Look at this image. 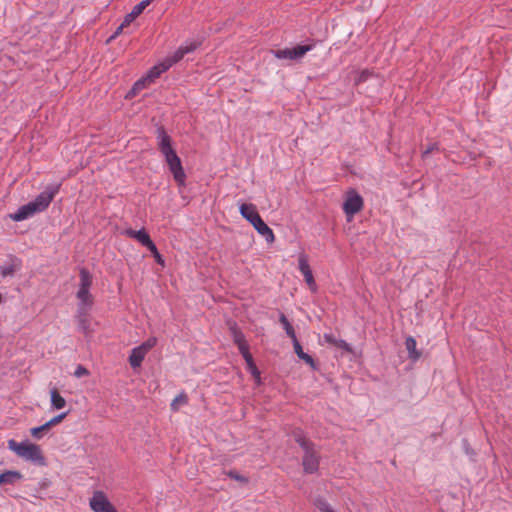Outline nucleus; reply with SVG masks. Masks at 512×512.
Masks as SVG:
<instances>
[{
	"label": "nucleus",
	"mask_w": 512,
	"mask_h": 512,
	"mask_svg": "<svg viewBox=\"0 0 512 512\" xmlns=\"http://www.w3.org/2000/svg\"><path fill=\"white\" fill-rule=\"evenodd\" d=\"M200 45L198 41H188L180 46L172 55L166 57L163 61L168 64L169 68L179 62L186 54L193 52Z\"/></svg>",
	"instance_id": "9"
},
{
	"label": "nucleus",
	"mask_w": 512,
	"mask_h": 512,
	"mask_svg": "<svg viewBox=\"0 0 512 512\" xmlns=\"http://www.w3.org/2000/svg\"><path fill=\"white\" fill-rule=\"evenodd\" d=\"M428 153H429V150H426V151H424V153H423V154H424V155H426V154H428Z\"/></svg>",
	"instance_id": "38"
},
{
	"label": "nucleus",
	"mask_w": 512,
	"mask_h": 512,
	"mask_svg": "<svg viewBox=\"0 0 512 512\" xmlns=\"http://www.w3.org/2000/svg\"><path fill=\"white\" fill-rule=\"evenodd\" d=\"M126 26H122V24L116 29V31L114 32V34L111 36V39H114L116 38L121 32L122 30L125 28Z\"/></svg>",
	"instance_id": "37"
},
{
	"label": "nucleus",
	"mask_w": 512,
	"mask_h": 512,
	"mask_svg": "<svg viewBox=\"0 0 512 512\" xmlns=\"http://www.w3.org/2000/svg\"><path fill=\"white\" fill-rule=\"evenodd\" d=\"M240 214L243 218H245L247 221L251 223L253 226L254 223L259 221L261 219V216L259 215L257 208L252 203H243L240 206Z\"/></svg>",
	"instance_id": "11"
},
{
	"label": "nucleus",
	"mask_w": 512,
	"mask_h": 512,
	"mask_svg": "<svg viewBox=\"0 0 512 512\" xmlns=\"http://www.w3.org/2000/svg\"><path fill=\"white\" fill-rule=\"evenodd\" d=\"M368 76H369V72L367 70L362 71L358 77L357 82H363V81L367 80Z\"/></svg>",
	"instance_id": "36"
},
{
	"label": "nucleus",
	"mask_w": 512,
	"mask_h": 512,
	"mask_svg": "<svg viewBox=\"0 0 512 512\" xmlns=\"http://www.w3.org/2000/svg\"><path fill=\"white\" fill-rule=\"evenodd\" d=\"M313 49V45H298L293 48H285L272 51L278 59L297 60L302 58L307 52Z\"/></svg>",
	"instance_id": "7"
},
{
	"label": "nucleus",
	"mask_w": 512,
	"mask_h": 512,
	"mask_svg": "<svg viewBox=\"0 0 512 512\" xmlns=\"http://www.w3.org/2000/svg\"><path fill=\"white\" fill-rule=\"evenodd\" d=\"M150 84L151 82H149L145 77H142L134 83L133 87L127 93L126 98L131 99L135 97L140 91L147 88Z\"/></svg>",
	"instance_id": "21"
},
{
	"label": "nucleus",
	"mask_w": 512,
	"mask_h": 512,
	"mask_svg": "<svg viewBox=\"0 0 512 512\" xmlns=\"http://www.w3.org/2000/svg\"><path fill=\"white\" fill-rule=\"evenodd\" d=\"M59 186L47 187L45 191L41 192L35 200L21 206L10 217L13 221H23L36 213L42 212L48 208L55 195L58 193Z\"/></svg>",
	"instance_id": "2"
},
{
	"label": "nucleus",
	"mask_w": 512,
	"mask_h": 512,
	"mask_svg": "<svg viewBox=\"0 0 512 512\" xmlns=\"http://www.w3.org/2000/svg\"><path fill=\"white\" fill-rule=\"evenodd\" d=\"M336 339L337 338L333 334H331V333H325L323 335L324 342H326V343H328L330 345H333V346L336 343Z\"/></svg>",
	"instance_id": "34"
},
{
	"label": "nucleus",
	"mask_w": 512,
	"mask_h": 512,
	"mask_svg": "<svg viewBox=\"0 0 512 512\" xmlns=\"http://www.w3.org/2000/svg\"><path fill=\"white\" fill-rule=\"evenodd\" d=\"M279 321L283 325L286 334L292 339V341L297 339L293 326L290 324L284 314H280Z\"/></svg>",
	"instance_id": "24"
},
{
	"label": "nucleus",
	"mask_w": 512,
	"mask_h": 512,
	"mask_svg": "<svg viewBox=\"0 0 512 512\" xmlns=\"http://www.w3.org/2000/svg\"><path fill=\"white\" fill-rule=\"evenodd\" d=\"M158 148L165 158V161L172 173L174 180L179 186L185 185L186 174L182 163L175 149L172 147L171 137L166 133L163 127L157 129Z\"/></svg>",
	"instance_id": "1"
},
{
	"label": "nucleus",
	"mask_w": 512,
	"mask_h": 512,
	"mask_svg": "<svg viewBox=\"0 0 512 512\" xmlns=\"http://www.w3.org/2000/svg\"><path fill=\"white\" fill-rule=\"evenodd\" d=\"M334 346L347 351L350 350L349 345L342 339H336V343L334 344Z\"/></svg>",
	"instance_id": "35"
},
{
	"label": "nucleus",
	"mask_w": 512,
	"mask_h": 512,
	"mask_svg": "<svg viewBox=\"0 0 512 512\" xmlns=\"http://www.w3.org/2000/svg\"><path fill=\"white\" fill-rule=\"evenodd\" d=\"M314 505L319 509L321 512H334V510L330 507L328 502L325 499L317 498L314 501Z\"/></svg>",
	"instance_id": "27"
},
{
	"label": "nucleus",
	"mask_w": 512,
	"mask_h": 512,
	"mask_svg": "<svg viewBox=\"0 0 512 512\" xmlns=\"http://www.w3.org/2000/svg\"><path fill=\"white\" fill-rule=\"evenodd\" d=\"M18 267L14 264L0 267V274L2 277L12 276Z\"/></svg>",
	"instance_id": "29"
},
{
	"label": "nucleus",
	"mask_w": 512,
	"mask_h": 512,
	"mask_svg": "<svg viewBox=\"0 0 512 512\" xmlns=\"http://www.w3.org/2000/svg\"><path fill=\"white\" fill-rule=\"evenodd\" d=\"M90 508L94 512H117L107 496L102 491H95L89 501Z\"/></svg>",
	"instance_id": "8"
},
{
	"label": "nucleus",
	"mask_w": 512,
	"mask_h": 512,
	"mask_svg": "<svg viewBox=\"0 0 512 512\" xmlns=\"http://www.w3.org/2000/svg\"><path fill=\"white\" fill-rule=\"evenodd\" d=\"M23 475L19 471L8 470L0 474V485L14 484L21 480Z\"/></svg>",
	"instance_id": "19"
},
{
	"label": "nucleus",
	"mask_w": 512,
	"mask_h": 512,
	"mask_svg": "<svg viewBox=\"0 0 512 512\" xmlns=\"http://www.w3.org/2000/svg\"><path fill=\"white\" fill-rule=\"evenodd\" d=\"M124 233L128 237L138 241L141 245L145 246L146 248L150 247L153 244V241L151 240L149 234L144 229L136 231L129 228Z\"/></svg>",
	"instance_id": "12"
},
{
	"label": "nucleus",
	"mask_w": 512,
	"mask_h": 512,
	"mask_svg": "<svg viewBox=\"0 0 512 512\" xmlns=\"http://www.w3.org/2000/svg\"><path fill=\"white\" fill-rule=\"evenodd\" d=\"M51 428L49 427V424L44 423L43 425L39 427H33L30 429V434L35 439H41L44 435V433L48 432Z\"/></svg>",
	"instance_id": "26"
},
{
	"label": "nucleus",
	"mask_w": 512,
	"mask_h": 512,
	"mask_svg": "<svg viewBox=\"0 0 512 512\" xmlns=\"http://www.w3.org/2000/svg\"><path fill=\"white\" fill-rule=\"evenodd\" d=\"M254 229L263 237H265L268 243H273L275 240L272 229L263 221L261 218L259 221L253 224Z\"/></svg>",
	"instance_id": "14"
},
{
	"label": "nucleus",
	"mask_w": 512,
	"mask_h": 512,
	"mask_svg": "<svg viewBox=\"0 0 512 512\" xmlns=\"http://www.w3.org/2000/svg\"><path fill=\"white\" fill-rule=\"evenodd\" d=\"M188 403V397L185 393H181L177 395L171 402V409L173 411H178L179 408Z\"/></svg>",
	"instance_id": "25"
},
{
	"label": "nucleus",
	"mask_w": 512,
	"mask_h": 512,
	"mask_svg": "<svg viewBox=\"0 0 512 512\" xmlns=\"http://www.w3.org/2000/svg\"><path fill=\"white\" fill-rule=\"evenodd\" d=\"M363 204L362 197L354 189H351L346 194L343 210L348 217L352 218L356 213L362 210Z\"/></svg>",
	"instance_id": "6"
},
{
	"label": "nucleus",
	"mask_w": 512,
	"mask_h": 512,
	"mask_svg": "<svg viewBox=\"0 0 512 512\" xmlns=\"http://www.w3.org/2000/svg\"><path fill=\"white\" fill-rule=\"evenodd\" d=\"M298 268L302 273L306 284L312 292L317 290V285L313 277L312 270L310 268L308 262V256L304 253H301L298 257Z\"/></svg>",
	"instance_id": "10"
},
{
	"label": "nucleus",
	"mask_w": 512,
	"mask_h": 512,
	"mask_svg": "<svg viewBox=\"0 0 512 512\" xmlns=\"http://www.w3.org/2000/svg\"><path fill=\"white\" fill-rule=\"evenodd\" d=\"M66 416H67V412L59 414V415L53 417L52 419H50L49 421H47V424H49V427L52 428V427L58 425L59 423H61Z\"/></svg>",
	"instance_id": "32"
},
{
	"label": "nucleus",
	"mask_w": 512,
	"mask_h": 512,
	"mask_svg": "<svg viewBox=\"0 0 512 512\" xmlns=\"http://www.w3.org/2000/svg\"><path fill=\"white\" fill-rule=\"evenodd\" d=\"M152 1L153 0H143L135 5L132 11L125 16L122 26H129Z\"/></svg>",
	"instance_id": "13"
},
{
	"label": "nucleus",
	"mask_w": 512,
	"mask_h": 512,
	"mask_svg": "<svg viewBox=\"0 0 512 512\" xmlns=\"http://www.w3.org/2000/svg\"><path fill=\"white\" fill-rule=\"evenodd\" d=\"M405 346L411 360L416 361L420 358L421 353L416 349L417 343L413 337L406 338Z\"/></svg>",
	"instance_id": "22"
},
{
	"label": "nucleus",
	"mask_w": 512,
	"mask_h": 512,
	"mask_svg": "<svg viewBox=\"0 0 512 512\" xmlns=\"http://www.w3.org/2000/svg\"><path fill=\"white\" fill-rule=\"evenodd\" d=\"M157 344L156 337H150L141 345H139L146 353H148Z\"/></svg>",
	"instance_id": "30"
},
{
	"label": "nucleus",
	"mask_w": 512,
	"mask_h": 512,
	"mask_svg": "<svg viewBox=\"0 0 512 512\" xmlns=\"http://www.w3.org/2000/svg\"><path fill=\"white\" fill-rule=\"evenodd\" d=\"M294 351L297 354V356L303 360L306 364H308L312 369L316 370L317 365L314 361V359L307 353H305L302 349V346L300 345L299 341L295 339L293 341Z\"/></svg>",
	"instance_id": "15"
},
{
	"label": "nucleus",
	"mask_w": 512,
	"mask_h": 512,
	"mask_svg": "<svg viewBox=\"0 0 512 512\" xmlns=\"http://www.w3.org/2000/svg\"><path fill=\"white\" fill-rule=\"evenodd\" d=\"M8 448L13 451L18 457L43 466L46 464L45 457L39 445L23 441L17 442L15 440L8 441Z\"/></svg>",
	"instance_id": "3"
},
{
	"label": "nucleus",
	"mask_w": 512,
	"mask_h": 512,
	"mask_svg": "<svg viewBox=\"0 0 512 512\" xmlns=\"http://www.w3.org/2000/svg\"><path fill=\"white\" fill-rule=\"evenodd\" d=\"M146 352L140 347H135L132 349L131 354L129 356V363L132 368H137L141 365L142 361L146 356Z\"/></svg>",
	"instance_id": "17"
},
{
	"label": "nucleus",
	"mask_w": 512,
	"mask_h": 512,
	"mask_svg": "<svg viewBox=\"0 0 512 512\" xmlns=\"http://www.w3.org/2000/svg\"><path fill=\"white\" fill-rule=\"evenodd\" d=\"M88 374H89V371L82 365H78L74 372V375L77 378L87 376Z\"/></svg>",
	"instance_id": "33"
},
{
	"label": "nucleus",
	"mask_w": 512,
	"mask_h": 512,
	"mask_svg": "<svg viewBox=\"0 0 512 512\" xmlns=\"http://www.w3.org/2000/svg\"><path fill=\"white\" fill-rule=\"evenodd\" d=\"M226 475H227L229 478H231V479H233V480H236V481H238V482H240V483H242V484H247V483H248V481H249L247 477H245V476H243V475L239 474V473H238L237 471H235V470H230V471L226 472Z\"/></svg>",
	"instance_id": "28"
},
{
	"label": "nucleus",
	"mask_w": 512,
	"mask_h": 512,
	"mask_svg": "<svg viewBox=\"0 0 512 512\" xmlns=\"http://www.w3.org/2000/svg\"><path fill=\"white\" fill-rule=\"evenodd\" d=\"M233 340L235 344L238 346V349L241 354H244L249 351V345L245 340V337L242 332L237 330L236 328H232Z\"/></svg>",
	"instance_id": "18"
},
{
	"label": "nucleus",
	"mask_w": 512,
	"mask_h": 512,
	"mask_svg": "<svg viewBox=\"0 0 512 512\" xmlns=\"http://www.w3.org/2000/svg\"><path fill=\"white\" fill-rule=\"evenodd\" d=\"M169 69V63L166 64L164 61L158 63L157 65L153 66L149 72L147 73V75L145 76V78L153 83L155 79H157L162 73H164L165 71H167Z\"/></svg>",
	"instance_id": "16"
},
{
	"label": "nucleus",
	"mask_w": 512,
	"mask_h": 512,
	"mask_svg": "<svg viewBox=\"0 0 512 512\" xmlns=\"http://www.w3.org/2000/svg\"><path fill=\"white\" fill-rule=\"evenodd\" d=\"M50 395L51 404L55 409H62L65 407L66 401L56 389L51 390Z\"/></svg>",
	"instance_id": "23"
},
{
	"label": "nucleus",
	"mask_w": 512,
	"mask_h": 512,
	"mask_svg": "<svg viewBox=\"0 0 512 512\" xmlns=\"http://www.w3.org/2000/svg\"><path fill=\"white\" fill-rule=\"evenodd\" d=\"M153 255L156 262L160 265H164V259L161 254L158 252L156 245L153 243L150 247L147 248Z\"/></svg>",
	"instance_id": "31"
},
{
	"label": "nucleus",
	"mask_w": 512,
	"mask_h": 512,
	"mask_svg": "<svg viewBox=\"0 0 512 512\" xmlns=\"http://www.w3.org/2000/svg\"><path fill=\"white\" fill-rule=\"evenodd\" d=\"M80 283L77 292V298L83 306H91L93 303L92 295L90 294V287L92 285V276L86 269H81Z\"/></svg>",
	"instance_id": "5"
},
{
	"label": "nucleus",
	"mask_w": 512,
	"mask_h": 512,
	"mask_svg": "<svg viewBox=\"0 0 512 512\" xmlns=\"http://www.w3.org/2000/svg\"><path fill=\"white\" fill-rule=\"evenodd\" d=\"M293 436L295 441L304 450V456L302 460L304 471L306 473L316 472L319 467V456L315 450L314 444L309 441L300 430L294 431Z\"/></svg>",
	"instance_id": "4"
},
{
	"label": "nucleus",
	"mask_w": 512,
	"mask_h": 512,
	"mask_svg": "<svg viewBox=\"0 0 512 512\" xmlns=\"http://www.w3.org/2000/svg\"><path fill=\"white\" fill-rule=\"evenodd\" d=\"M243 358L245 359L247 369L254 377L255 381L259 384L260 383V371L258 370L257 366L255 365L252 355L250 352H246L242 354Z\"/></svg>",
	"instance_id": "20"
}]
</instances>
